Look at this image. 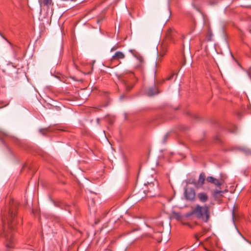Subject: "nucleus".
Here are the masks:
<instances>
[{
  "label": "nucleus",
  "mask_w": 251,
  "mask_h": 251,
  "mask_svg": "<svg viewBox=\"0 0 251 251\" xmlns=\"http://www.w3.org/2000/svg\"><path fill=\"white\" fill-rule=\"evenodd\" d=\"M16 216L15 212L10 211L8 217L6 218L8 226L10 230L13 229V226L16 224Z\"/></svg>",
  "instance_id": "obj_4"
},
{
  "label": "nucleus",
  "mask_w": 251,
  "mask_h": 251,
  "mask_svg": "<svg viewBox=\"0 0 251 251\" xmlns=\"http://www.w3.org/2000/svg\"><path fill=\"white\" fill-rule=\"evenodd\" d=\"M190 215H195L198 219L207 222L209 218V207L207 205H196L191 212Z\"/></svg>",
  "instance_id": "obj_1"
},
{
  "label": "nucleus",
  "mask_w": 251,
  "mask_h": 251,
  "mask_svg": "<svg viewBox=\"0 0 251 251\" xmlns=\"http://www.w3.org/2000/svg\"><path fill=\"white\" fill-rule=\"evenodd\" d=\"M119 0H118V1H119Z\"/></svg>",
  "instance_id": "obj_28"
},
{
  "label": "nucleus",
  "mask_w": 251,
  "mask_h": 251,
  "mask_svg": "<svg viewBox=\"0 0 251 251\" xmlns=\"http://www.w3.org/2000/svg\"><path fill=\"white\" fill-rule=\"evenodd\" d=\"M196 192L193 188L187 186L184 190V197L188 201H193L195 199Z\"/></svg>",
  "instance_id": "obj_3"
},
{
  "label": "nucleus",
  "mask_w": 251,
  "mask_h": 251,
  "mask_svg": "<svg viewBox=\"0 0 251 251\" xmlns=\"http://www.w3.org/2000/svg\"><path fill=\"white\" fill-rule=\"evenodd\" d=\"M125 57V55L122 51H117L112 56L111 58V61H114L115 60H119L120 59H124Z\"/></svg>",
  "instance_id": "obj_6"
},
{
  "label": "nucleus",
  "mask_w": 251,
  "mask_h": 251,
  "mask_svg": "<svg viewBox=\"0 0 251 251\" xmlns=\"http://www.w3.org/2000/svg\"><path fill=\"white\" fill-rule=\"evenodd\" d=\"M207 251H209V250H207Z\"/></svg>",
  "instance_id": "obj_25"
},
{
  "label": "nucleus",
  "mask_w": 251,
  "mask_h": 251,
  "mask_svg": "<svg viewBox=\"0 0 251 251\" xmlns=\"http://www.w3.org/2000/svg\"><path fill=\"white\" fill-rule=\"evenodd\" d=\"M207 251H209V250H207Z\"/></svg>",
  "instance_id": "obj_26"
},
{
  "label": "nucleus",
  "mask_w": 251,
  "mask_h": 251,
  "mask_svg": "<svg viewBox=\"0 0 251 251\" xmlns=\"http://www.w3.org/2000/svg\"><path fill=\"white\" fill-rule=\"evenodd\" d=\"M207 182L214 184L217 186H220L222 184L221 182L217 178L213 177V176H208L206 178Z\"/></svg>",
  "instance_id": "obj_7"
},
{
  "label": "nucleus",
  "mask_w": 251,
  "mask_h": 251,
  "mask_svg": "<svg viewBox=\"0 0 251 251\" xmlns=\"http://www.w3.org/2000/svg\"><path fill=\"white\" fill-rule=\"evenodd\" d=\"M207 251H209V250H207Z\"/></svg>",
  "instance_id": "obj_27"
},
{
  "label": "nucleus",
  "mask_w": 251,
  "mask_h": 251,
  "mask_svg": "<svg viewBox=\"0 0 251 251\" xmlns=\"http://www.w3.org/2000/svg\"><path fill=\"white\" fill-rule=\"evenodd\" d=\"M202 235V233H198L195 235V237L197 239H198L199 237Z\"/></svg>",
  "instance_id": "obj_15"
},
{
  "label": "nucleus",
  "mask_w": 251,
  "mask_h": 251,
  "mask_svg": "<svg viewBox=\"0 0 251 251\" xmlns=\"http://www.w3.org/2000/svg\"><path fill=\"white\" fill-rule=\"evenodd\" d=\"M183 224L184 225H187L189 226H190V227H191L190 225L188 223H183Z\"/></svg>",
  "instance_id": "obj_16"
},
{
  "label": "nucleus",
  "mask_w": 251,
  "mask_h": 251,
  "mask_svg": "<svg viewBox=\"0 0 251 251\" xmlns=\"http://www.w3.org/2000/svg\"><path fill=\"white\" fill-rule=\"evenodd\" d=\"M125 86L126 87V89L127 91L130 90L133 87V85L129 86L128 84L125 83Z\"/></svg>",
  "instance_id": "obj_14"
},
{
  "label": "nucleus",
  "mask_w": 251,
  "mask_h": 251,
  "mask_svg": "<svg viewBox=\"0 0 251 251\" xmlns=\"http://www.w3.org/2000/svg\"><path fill=\"white\" fill-rule=\"evenodd\" d=\"M155 190V188H151V190H148V192L154 191Z\"/></svg>",
  "instance_id": "obj_17"
},
{
  "label": "nucleus",
  "mask_w": 251,
  "mask_h": 251,
  "mask_svg": "<svg viewBox=\"0 0 251 251\" xmlns=\"http://www.w3.org/2000/svg\"><path fill=\"white\" fill-rule=\"evenodd\" d=\"M205 175L204 173H201L200 175L199 180L196 181L194 180L191 181L190 180L187 182V184H193L196 188L201 187L204 184L205 181Z\"/></svg>",
  "instance_id": "obj_5"
},
{
  "label": "nucleus",
  "mask_w": 251,
  "mask_h": 251,
  "mask_svg": "<svg viewBox=\"0 0 251 251\" xmlns=\"http://www.w3.org/2000/svg\"><path fill=\"white\" fill-rule=\"evenodd\" d=\"M138 59L139 60L140 62H142L143 60V58L141 57L138 58Z\"/></svg>",
  "instance_id": "obj_20"
},
{
  "label": "nucleus",
  "mask_w": 251,
  "mask_h": 251,
  "mask_svg": "<svg viewBox=\"0 0 251 251\" xmlns=\"http://www.w3.org/2000/svg\"><path fill=\"white\" fill-rule=\"evenodd\" d=\"M154 195H155V193H153V194H151L149 195L148 196L152 197V196H154Z\"/></svg>",
  "instance_id": "obj_19"
},
{
  "label": "nucleus",
  "mask_w": 251,
  "mask_h": 251,
  "mask_svg": "<svg viewBox=\"0 0 251 251\" xmlns=\"http://www.w3.org/2000/svg\"><path fill=\"white\" fill-rule=\"evenodd\" d=\"M171 31H172V30H171V29H170V30H169V31H168L167 36H168V38H170V37L169 36V34L170 33V32H171Z\"/></svg>",
  "instance_id": "obj_18"
},
{
  "label": "nucleus",
  "mask_w": 251,
  "mask_h": 251,
  "mask_svg": "<svg viewBox=\"0 0 251 251\" xmlns=\"http://www.w3.org/2000/svg\"><path fill=\"white\" fill-rule=\"evenodd\" d=\"M168 48V43L167 41L162 42L159 45L157 49L158 58H157V63L161 62L162 58L166 54ZM157 65V62L156 63Z\"/></svg>",
  "instance_id": "obj_2"
},
{
  "label": "nucleus",
  "mask_w": 251,
  "mask_h": 251,
  "mask_svg": "<svg viewBox=\"0 0 251 251\" xmlns=\"http://www.w3.org/2000/svg\"><path fill=\"white\" fill-rule=\"evenodd\" d=\"M194 26H196V23H195V22H194ZM194 28H195V27H193V30H194Z\"/></svg>",
  "instance_id": "obj_23"
},
{
  "label": "nucleus",
  "mask_w": 251,
  "mask_h": 251,
  "mask_svg": "<svg viewBox=\"0 0 251 251\" xmlns=\"http://www.w3.org/2000/svg\"><path fill=\"white\" fill-rule=\"evenodd\" d=\"M173 76H174V75L173 74V75H171V76L169 78H168L167 79H171V78L172 77H173Z\"/></svg>",
  "instance_id": "obj_22"
},
{
  "label": "nucleus",
  "mask_w": 251,
  "mask_h": 251,
  "mask_svg": "<svg viewBox=\"0 0 251 251\" xmlns=\"http://www.w3.org/2000/svg\"><path fill=\"white\" fill-rule=\"evenodd\" d=\"M5 238L7 240V243L6 244V246L8 248H13V239L11 235H5Z\"/></svg>",
  "instance_id": "obj_10"
},
{
  "label": "nucleus",
  "mask_w": 251,
  "mask_h": 251,
  "mask_svg": "<svg viewBox=\"0 0 251 251\" xmlns=\"http://www.w3.org/2000/svg\"><path fill=\"white\" fill-rule=\"evenodd\" d=\"M52 3V0H43V3L44 5L49 6Z\"/></svg>",
  "instance_id": "obj_13"
},
{
  "label": "nucleus",
  "mask_w": 251,
  "mask_h": 251,
  "mask_svg": "<svg viewBox=\"0 0 251 251\" xmlns=\"http://www.w3.org/2000/svg\"><path fill=\"white\" fill-rule=\"evenodd\" d=\"M158 93V91L155 86L149 88L146 92V95L148 96H152Z\"/></svg>",
  "instance_id": "obj_8"
},
{
  "label": "nucleus",
  "mask_w": 251,
  "mask_h": 251,
  "mask_svg": "<svg viewBox=\"0 0 251 251\" xmlns=\"http://www.w3.org/2000/svg\"><path fill=\"white\" fill-rule=\"evenodd\" d=\"M43 131V129H41V130H40V132H42V131Z\"/></svg>",
  "instance_id": "obj_24"
},
{
  "label": "nucleus",
  "mask_w": 251,
  "mask_h": 251,
  "mask_svg": "<svg viewBox=\"0 0 251 251\" xmlns=\"http://www.w3.org/2000/svg\"><path fill=\"white\" fill-rule=\"evenodd\" d=\"M198 197L202 202H205L208 200V196L206 194L201 192L198 194Z\"/></svg>",
  "instance_id": "obj_9"
},
{
  "label": "nucleus",
  "mask_w": 251,
  "mask_h": 251,
  "mask_svg": "<svg viewBox=\"0 0 251 251\" xmlns=\"http://www.w3.org/2000/svg\"><path fill=\"white\" fill-rule=\"evenodd\" d=\"M209 239H210V238H206V240H205V242H208Z\"/></svg>",
  "instance_id": "obj_21"
},
{
  "label": "nucleus",
  "mask_w": 251,
  "mask_h": 251,
  "mask_svg": "<svg viewBox=\"0 0 251 251\" xmlns=\"http://www.w3.org/2000/svg\"><path fill=\"white\" fill-rule=\"evenodd\" d=\"M156 237L155 236H152V238H155L157 241V242H160L162 240V237H161V234L160 232H157L156 233Z\"/></svg>",
  "instance_id": "obj_12"
},
{
  "label": "nucleus",
  "mask_w": 251,
  "mask_h": 251,
  "mask_svg": "<svg viewBox=\"0 0 251 251\" xmlns=\"http://www.w3.org/2000/svg\"><path fill=\"white\" fill-rule=\"evenodd\" d=\"M148 184L149 186L151 188H155V189L157 188V186H158V183H157V181L155 180H154V182H148Z\"/></svg>",
  "instance_id": "obj_11"
}]
</instances>
